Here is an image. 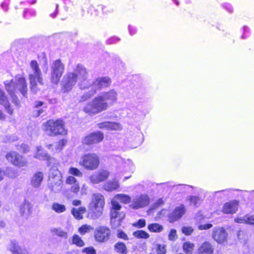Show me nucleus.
<instances>
[{"label":"nucleus","mask_w":254,"mask_h":254,"mask_svg":"<svg viewBox=\"0 0 254 254\" xmlns=\"http://www.w3.org/2000/svg\"><path fill=\"white\" fill-rule=\"evenodd\" d=\"M96 93V90L91 87V90L84 93L80 99V102H84L90 98Z\"/></svg>","instance_id":"nucleus-40"},{"label":"nucleus","mask_w":254,"mask_h":254,"mask_svg":"<svg viewBox=\"0 0 254 254\" xmlns=\"http://www.w3.org/2000/svg\"><path fill=\"white\" fill-rule=\"evenodd\" d=\"M108 107L107 103L99 95L84 107L83 111L90 115H94L107 110Z\"/></svg>","instance_id":"nucleus-5"},{"label":"nucleus","mask_w":254,"mask_h":254,"mask_svg":"<svg viewBox=\"0 0 254 254\" xmlns=\"http://www.w3.org/2000/svg\"><path fill=\"white\" fill-rule=\"evenodd\" d=\"M52 209L57 213L64 212L66 210L65 206L58 202H54L52 205Z\"/></svg>","instance_id":"nucleus-37"},{"label":"nucleus","mask_w":254,"mask_h":254,"mask_svg":"<svg viewBox=\"0 0 254 254\" xmlns=\"http://www.w3.org/2000/svg\"><path fill=\"white\" fill-rule=\"evenodd\" d=\"M120 41V39L117 37L113 36L112 37H111L110 38L108 39L106 41V43L107 44H115L119 41Z\"/></svg>","instance_id":"nucleus-51"},{"label":"nucleus","mask_w":254,"mask_h":254,"mask_svg":"<svg viewBox=\"0 0 254 254\" xmlns=\"http://www.w3.org/2000/svg\"><path fill=\"white\" fill-rule=\"evenodd\" d=\"M17 139H18V138H17V136H10L9 137V142H13V141H14L15 140H17Z\"/></svg>","instance_id":"nucleus-63"},{"label":"nucleus","mask_w":254,"mask_h":254,"mask_svg":"<svg viewBox=\"0 0 254 254\" xmlns=\"http://www.w3.org/2000/svg\"><path fill=\"white\" fill-rule=\"evenodd\" d=\"M65 183L70 185L71 191L77 193L79 190V185L77 180L73 176H69L67 177L65 180Z\"/></svg>","instance_id":"nucleus-27"},{"label":"nucleus","mask_w":254,"mask_h":254,"mask_svg":"<svg viewBox=\"0 0 254 254\" xmlns=\"http://www.w3.org/2000/svg\"><path fill=\"white\" fill-rule=\"evenodd\" d=\"M68 173L78 177H81L83 175L82 173L79 169L74 167H70L68 170Z\"/></svg>","instance_id":"nucleus-45"},{"label":"nucleus","mask_w":254,"mask_h":254,"mask_svg":"<svg viewBox=\"0 0 254 254\" xmlns=\"http://www.w3.org/2000/svg\"><path fill=\"white\" fill-rule=\"evenodd\" d=\"M82 252L86 254H96V250L92 247L84 248Z\"/></svg>","instance_id":"nucleus-52"},{"label":"nucleus","mask_w":254,"mask_h":254,"mask_svg":"<svg viewBox=\"0 0 254 254\" xmlns=\"http://www.w3.org/2000/svg\"><path fill=\"white\" fill-rule=\"evenodd\" d=\"M35 158L41 160H47V164L49 166L53 164L54 167L58 164L57 160L53 157L50 156L46 151L44 150L41 146H37L36 148V152L34 155Z\"/></svg>","instance_id":"nucleus-14"},{"label":"nucleus","mask_w":254,"mask_h":254,"mask_svg":"<svg viewBox=\"0 0 254 254\" xmlns=\"http://www.w3.org/2000/svg\"><path fill=\"white\" fill-rule=\"evenodd\" d=\"M104 138V134L101 132L98 131L91 133L85 136L82 140L83 144L91 145L100 142Z\"/></svg>","instance_id":"nucleus-17"},{"label":"nucleus","mask_w":254,"mask_h":254,"mask_svg":"<svg viewBox=\"0 0 254 254\" xmlns=\"http://www.w3.org/2000/svg\"><path fill=\"white\" fill-rule=\"evenodd\" d=\"M33 205L28 201H24L20 207L21 215L25 218L28 217L32 213Z\"/></svg>","instance_id":"nucleus-25"},{"label":"nucleus","mask_w":254,"mask_h":254,"mask_svg":"<svg viewBox=\"0 0 254 254\" xmlns=\"http://www.w3.org/2000/svg\"><path fill=\"white\" fill-rule=\"evenodd\" d=\"M212 237L218 243H223L226 241L227 233L223 228H217L213 230Z\"/></svg>","instance_id":"nucleus-19"},{"label":"nucleus","mask_w":254,"mask_h":254,"mask_svg":"<svg viewBox=\"0 0 254 254\" xmlns=\"http://www.w3.org/2000/svg\"><path fill=\"white\" fill-rule=\"evenodd\" d=\"M234 190H233L232 189H228L224 190H221L219 191H216L214 193H223L224 195L225 196H227L228 195V194L230 192H231L232 191H234Z\"/></svg>","instance_id":"nucleus-54"},{"label":"nucleus","mask_w":254,"mask_h":254,"mask_svg":"<svg viewBox=\"0 0 254 254\" xmlns=\"http://www.w3.org/2000/svg\"><path fill=\"white\" fill-rule=\"evenodd\" d=\"M146 225V221L144 219H139L136 223H134L133 225L138 228H143Z\"/></svg>","instance_id":"nucleus-50"},{"label":"nucleus","mask_w":254,"mask_h":254,"mask_svg":"<svg viewBox=\"0 0 254 254\" xmlns=\"http://www.w3.org/2000/svg\"><path fill=\"white\" fill-rule=\"evenodd\" d=\"M116 160L122 162V165L119 168V169L120 170V171L126 172L130 170L131 166L132 165V162L130 160L127 159V160H125L120 156H116Z\"/></svg>","instance_id":"nucleus-31"},{"label":"nucleus","mask_w":254,"mask_h":254,"mask_svg":"<svg viewBox=\"0 0 254 254\" xmlns=\"http://www.w3.org/2000/svg\"><path fill=\"white\" fill-rule=\"evenodd\" d=\"M89 87H92L96 90V93L98 90L108 87L111 84L110 78L107 76L99 77L95 79L93 82H89Z\"/></svg>","instance_id":"nucleus-12"},{"label":"nucleus","mask_w":254,"mask_h":254,"mask_svg":"<svg viewBox=\"0 0 254 254\" xmlns=\"http://www.w3.org/2000/svg\"><path fill=\"white\" fill-rule=\"evenodd\" d=\"M104 101L107 103L108 107L112 105L117 100L118 93L114 90L112 89L108 92H104L100 94Z\"/></svg>","instance_id":"nucleus-18"},{"label":"nucleus","mask_w":254,"mask_h":254,"mask_svg":"<svg viewBox=\"0 0 254 254\" xmlns=\"http://www.w3.org/2000/svg\"><path fill=\"white\" fill-rule=\"evenodd\" d=\"M110 230L105 226H100L96 228L95 231V238L99 242H105L110 237Z\"/></svg>","instance_id":"nucleus-15"},{"label":"nucleus","mask_w":254,"mask_h":254,"mask_svg":"<svg viewBox=\"0 0 254 254\" xmlns=\"http://www.w3.org/2000/svg\"><path fill=\"white\" fill-rule=\"evenodd\" d=\"M148 230L152 232L159 233L163 231V227L158 223H152L148 226Z\"/></svg>","instance_id":"nucleus-36"},{"label":"nucleus","mask_w":254,"mask_h":254,"mask_svg":"<svg viewBox=\"0 0 254 254\" xmlns=\"http://www.w3.org/2000/svg\"><path fill=\"white\" fill-rule=\"evenodd\" d=\"M72 243L77 246L81 247L84 246L85 244L81 238L77 235H74L72 238Z\"/></svg>","instance_id":"nucleus-42"},{"label":"nucleus","mask_w":254,"mask_h":254,"mask_svg":"<svg viewBox=\"0 0 254 254\" xmlns=\"http://www.w3.org/2000/svg\"><path fill=\"white\" fill-rule=\"evenodd\" d=\"M5 119V115L0 110V120H4Z\"/></svg>","instance_id":"nucleus-64"},{"label":"nucleus","mask_w":254,"mask_h":254,"mask_svg":"<svg viewBox=\"0 0 254 254\" xmlns=\"http://www.w3.org/2000/svg\"><path fill=\"white\" fill-rule=\"evenodd\" d=\"M88 72L85 67L81 64H78L72 72L66 73L61 81L62 90L68 92L76 85L78 84L80 89L88 88L89 81L87 80Z\"/></svg>","instance_id":"nucleus-1"},{"label":"nucleus","mask_w":254,"mask_h":254,"mask_svg":"<svg viewBox=\"0 0 254 254\" xmlns=\"http://www.w3.org/2000/svg\"><path fill=\"white\" fill-rule=\"evenodd\" d=\"M185 211V208L183 205L177 207L169 215V222L172 223L180 219L184 214Z\"/></svg>","instance_id":"nucleus-21"},{"label":"nucleus","mask_w":254,"mask_h":254,"mask_svg":"<svg viewBox=\"0 0 254 254\" xmlns=\"http://www.w3.org/2000/svg\"><path fill=\"white\" fill-rule=\"evenodd\" d=\"M64 70V65L60 60L54 61L51 65V80L52 83L57 84Z\"/></svg>","instance_id":"nucleus-9"},{"label":"nucleus","mask_w":254,"mask_h":254,"mask_svg":"<svg viewBox=\"0 0 254 254\" xmlns=\"http://www.w3.org/2000/svg\"><path fill=\"white\" fill-rule=\"evenodd\" d=\"M212 227V225L211 224H206L204 225H200L198 226L199 230H207Z\"/></svg>","instance_id":"nucleus-55"},{"label":"nucleus","mask_w":254,"mask_h":254,"mask_svg":"<svg viewBox=\"0 0 254 254\" xmlns=\"http://www.w3.org/2000/svg\"><path fill=\"white\" fill-rule=\"evenodd\" d=\"M128 30L130 35H134L136 32V29L130 25L128 26Z\"/></svg>","instance_id":"nucleus-58"},{"label":"nucleus","mask_w":254,"mask_h":254,"mask_svg":"<svg viewBox=\"0 0 254 254\" xmlns=\"http://www.w3.org/2000/svg\"><path fill=\"white\" fill-rule=\"evenodd\" d=\"M31 71L29 74V79L30 83L31 90L34 93H36L37 89V84L42 85L43 78L42 72L39 67V64L35 60H32L30 63Z\"/></svg>","instance_id":"nucleus-4"},{"label":"nucleus","mask_w":254,"mask_h":254,"mask_svg":"<svg viewBox=\"0 0 254 254\" xmlns=\"http://www.w3.org/2000/svg\"><path fill=\"white\" fill-rule=\"evenodd\" d=\"M43 130L49 136H55L59 134L64 135L66 133L62 120H50L43 123Z\"/></svg>","instance_id":"nucleus-3"},{"label":"nucleus","mask_w":254,"mask_h":254,"mask_svg":"<svg viewBox=\"0 0 254 254\" xmlns=\"http://www.w3.org/2000/svg\"><path fill=\"white\" fill-rule=\"evenodd\" d=\"M115 250L120 254H127V250L126 245L122 242H118L115 245Z\"/></svg>","instance_id":"nucleus-38"},{"label":"nucleus","mask_w":254,"mask_h":254,"mask_svg":"<svg viewBox=\"0 0 254 254\" xmlns=\"http://www.w3.org/2000/svg\"><path fill=\"white\" fill-rule=\"evenodd\" d=\"M111 204V225L112 228L116 229L121 225V223L125 217V213L120 211L122 206L118 202L115 200H112Z\"/></svg>","instance_id":"nucleus-6"},{"label":"nucleus","mask_w":254,"mask_h":254,"mask_svg":"<svg viewBox=\"0 0 254 254\" xmlns=\"http://www.w3.org/2000/svg\"><path fill=\"white\" fill-rule=\"evenodd\" d=\"M156 250L158 254H165L166 253V249L165 245L157 244Z\"/></svg>","instance_id":"nucleus-46"},{"label":"nucleus","mask_w":254,"mask_h":254,"mask_svg":"<svg viewBox=\"0 0 254 254\" xmlns=\"http://www.w3.org/2000/svg\"><path fill=\"white\" fill-rule=\"evenodd\" d=\"M177 238V231L175 229H171L168 236V239L170 241H175Z\"/></svg>","instance_id":"nucleus-48"},{"label":"nucleus","mask_w":254,"mask_h":254,"mask_svg":"<svg viewBox=\"0 0 254 254\" xmlns=\"http://www.w3.org/2000/svg\"><path fill=\"white\" fill-rule=\"evenodd\" d=\"M48 70V64L47 62V60H45L44 63V67L43 68V71L44 72L47 73Z\"/></svg>","instance_id":"nucleus-61"},{"label":"nucleus","mask_w":254,"mask_h":254,"mask_svg":"<svg viewBox=\"0 0 254 254\" xmlns=\"http://www.w3.org/2000/svg\"><path fill=\"white\" fill-rule=\"evenodd\" d=\"M235 221L237 223L254 225V217L253 216H245L237 217L235 219Z\"/></svg>","instance_id":"nucleus-35"},{"label":"nucleus","mask_w":254,"mask_h":254,"mask_svg":"<svg viewBox=\"0 0 254 254\" xmlns=\"http://www.w3.org/2000/svg\"><path fill=\"white\" fill-rule=\"evenodd\" d=\"M214 251L212 245L208 242L201 244L197 250V254H213Z\"/></svg>","instance_id":"nucleus-28"},{"label":"nucleus","mask_w":254,"mask_h":254,"mask_svg":"<svg viewBox=\"0 0 254 254\" xmlns=\"http://www.w3.org/2000/svg\"><path fill=\"white\" fill-rule=\"evenodd\" d=\"M15 85L17 91L20 92L24 97H27V85L25 78L21 76H16L14 79Z\"/></svg>","instance_id":"nucleus-20"},{"label":"nucleus","mask_w":254,"mask_h":254,"mask_svg":"<svg viewBox=\"0 0 254 254\" xmlns=\"http://www.w3.org/2000/svg\"><path fill=\"white\" fill-rule=\"evenodd\" d=\"M15 83L16 82H15L14 79H11L9 81L6 80L4 82L5 89L12 99V102L14 103L16 106H18L20 104V102L15 95L17 91Z\"/></svg>","instance_id":"nucleus-13"},{"label":"nucleus","mask_w":254,"mask_h":254,"mask_svg":"<svg viewBox=\"0 0 254 254\" xmlns=\"http://www.w3.org/2000/svg\"><path fill=\"white\" fill-rule=\"evenodd\" d=\"M149 198L147 194L136 195L132 199L129 206L133 209L141 208L149 204Z\"/></svg>","instance_id":"nucleus-11"},{"label":"nucleus","mask_w":254,"mask_h":254,"mask_svg":"<svg viewBox=\"0 0 254 254\" xmlns=\"http://www.w3.org/2000/svg\"><path fill=\"white\" fill-rule=\"evenodd\" d=\"M239 201L232 200L224 204L222 211L225 214H234L238 210Z\"/></svg>","instance_id":"nucleus-22"},{"label":"nucleus","mask_w":254,"mask_h":254,"mask_svg":"<svg viewBox=\"0 0 254 254\" xmlns=\"http://www.w3.org/2000/svg\"><path fill=\"white\" fill-rule=\"evenodd\" d=\"M43 102H41V101H38L36 103V104H35V107L36 108H39V107L42 106L43 105Z\"/></svg>","instance_id":"nucleus-62"},{"label":"nucleus","mask_w":254,"mask_h":254,"mask_svg":"<svg viewBox=\"0 0 254 254\" xmlns=\"http://www.w3.org/2000/svg\"><path fill=\"white\" fill-rule=\"evenodd\" d=\"M66 140L62 139L57 142V145L60 146V147H61L62 149L63 147L66 144Z\"/></svg>","instance_id":"nucleus-59"},{"label":"nucleus","mask_w":254,"mask_h":254,"mask_svg":"<svg viewBox=\"0 0 254 254\" xmlns=\"http://www.w3.org/2000/svg\"><path fill=\"white\" fill-rule=\"evenodd\" d=\"M6 159L13 165L22 167L27 164V160L15 151H10L6 155Z\"/></svg>","instance_id":"nucleus-10"},{"label":"nucleus","mask_w":254,"mask_h":254,"mask_svg":"<svg viewBox=\"0 0 254 254\" xmlns=\"http://www.w3.org/2000/svg\"><path fill=\"white\" fill-rule=\"evenodd\" d=\"M187 200L190 201L191 204L197 207L200 203V198L196 196H190L187 198Z\"/></svg>","instance_id":"nucleus-43"},{"label":"nucleus","mask_w":254,"mask_h":254,"mask_svg":"<svg viewBox=\"0 0 254 254\" xmlns=\"http://www.w3.org/2000/svg\"><path fill=\"white\" fill-rule=\"evenodd\" d=\"M43 173L38 172L33 175L31 179V185L35 188H38L43 180Z\"/></svg>","instance_id":"nucleus-29"},{"label":"nucleus","mask_w":254,"mask_h":254,"mask_svg":"<svg viewBox=\"0 0 254 254\" xmlns=\"http://www.w3.org/2000/svg\"><path fill=\"white\" fill-rule=\"evenodd\" d=\"M0 104L2 105L6 110L7 112L11 115L13 113V110L11 108L7 96L4 92L0 88Z\"/></svg>","instance_id":"nucleus-26"},{"label":"nucleus","mask_w":254,"mask_h":254,"mask_svg":"<svg viewBox=\"0 0 254 254\" xmlns=\"http://www.w3.org/2000/svg\"><path fill=\"white\" fill-rule=\"evenodd\" d=\"M79 164L87 170H94L99 165V159L96 154L88 153L81 157Z\"/></svg>","instance_id":"nucleus-8"},{"label":"nucleus","mask_w":254,"mask_h":254,"mask_svg":"<svg viewBox=\"0 0 254 254\" xmlns=\"http://www.w3.org/2000/svg\"><path fill=\"white\" fill-rule=\"evenodd\" d=\"M97 127L101 129H106L110 130H120L122 126L118 123L104 122L97 124Z\"/></svg>","instance_id":"nucleus-23"},{"label":"nucleus","mask_w":254,"mask_h":254,"mask_svg":"<svg viewBox=\"0 0 254 254\" xmlns=\"http://www.w3.org/2000/svg\"><path fill=\"white\" fill-rule=\"evenodd\" d=\"M104 205L103 196L100 193L94 194L90 203L87 217L92 220L98 219L102 214Z\"/></svg>","instance_id":"nucleus-2"},{"label":"nucleus","mask_w":254,"mask_h":254,"mask_svg":"<svg viewBox=\"0 0 254 254\" xmlns=\"http://www.w3.org/2000/svg\"><path fill=\"white\" fill-rule=\"evenodd\" d=\"M117 237L125 240L128 239L127 236L122 230H118L117 233Z\"/></svg>","instance_id":"nucleus-53"},{"label":"nucleus","mask_w":254,"mask_h":254,"mask_svg":"<svg viewBox=\"0 0 254 254\" xmlns=\"http://www.w3.org/2000/svg\"><path fill=\"white\" fill-rule=\"evenodd\" d=\"M50 232L53 236H57L63 239L68 238L67 233L61 228H52L51 229Z\"/></svg>","instance_id":"nucleus-32"},{"label":"nucleus","mask_w":254,"mask_h":254,"mask_svg":"<svg viewBox=\"0 0 254 254\" xmlns=\"http://www.w3.org/2000/svg\"><path fill=\"white\" fill-rule=\"evenodd\" d=\"M120 187L119 181L114 179L107 182L103 186L104 189L108 191H112L117 190Z\"/></svg>","instance_id":"nucleus-30"},{"label":"nucleus","mask_w":254,"mask_h":254,"mask_svg":"<svg viewBox=\"0 0 254 254\" xmlns=\"http://www.w3.org/2000/svg\"><path fill=\"white\" fill-rule=\"evenodd\" d=\"M182 231L186 235H190L193 232V229L191 227H183Z\"/></svg>","instance_id":"nucleus-49"},{"label":"nucleus","mask_w":254,"mask_h":254,"mask_svg":"<svg viewBox=\"0 0 254 254\" xmlns=\"http://www.w3.org/2000/svg\"><path fill=\"white\" fill-rule=\"evenodd\" d=\"M48 186L51 191L54 193L59 192L62 189V175L56 167L51 168L50 170Z\"/></svg>","instance_id":"nucleus-7"},{"label":"nucleus","mask_w":254,"mask_h":254,"mask_svg":"<svg viewBox=\"0 0 254 254\" xmlns=\"http://www.w3.org/2000/svg\"><path fill=\"white\" fill-rule=\"evenodd\" d=\"M47 147L49 149L52 148V151L54 152H59L62 149L60 146L57 145V142L54 144H49L47 145Z\"/></svg>","instance_id":"nucleus-47"},{"label":"nucleus","mask_w":254,"mask_h":254,"mask_svg":"<svg viewBox=\"0 0 254 254\" xmlns=\"http://www.w3.org/2000/svg\"><path fill=\"white\" fill-rule=\"evenodd\" d=\"M133 235L138 239H147L149 237V235L143 230L136 231L133 233Z\"/></svg>","instance_id":"nucleus-41"},{"label":"nucleus","mask_w":254,"mask_h":254,"mask_svg":"<svg viewBox=\"0 0 254 254\" xmlns=\"http://www.w3.org/2000/svg\"><path fill=\"white\" fill-rule=\"evenodd\" d=\"M93 228L88 225L85 224L82 225L78 229L79 233L81 235H84L85 233L89 232L90 230H92Z\"/></svg>","instance_id":"nucleus-44"},{"label":"nucleus","mask_w":254,"mask_h":254,"mask_svg":"<svg viewBox=\"0 0 254 254\" xmlns=\"http://www.w3.org/2000/svg\"><path fill=\"white\" fill-rule=\"evenodd\" d=\"M86 208L85 207H80L79 208H73L71 210V213L74 217L78 220H80L83 218L82 215L86 212Z\"/></svg>","instance_id":"nucleus-33"},{"label":"nucleus","mask_w":254,"mask_h":254,"mask_svg":"<svg viewBox=\"0 0 254 254\" xmlns=\"http://www.w3.org/2000/svg\"><path fill=\"white\" fill-rule=\"evenodd\" d=\"M81 201L79 200H74L72 201V204L74 206H79L81 204Z\"/></svg>","instance_id":"nucleus-60"},{"label":"nucleus","mask_w":254,"mask_h":254,"mask_svg":"<svg viewBox=\"0 0 254 254\" xmlns=\"http://www.w3.org/2000/svg\"><path fill=\"white\" fill-rule=\"evenodd\" d=\"M8 176L10 178H15L17 175L13 170H9V172L7 173Z\"/></svg>","instance_id":"nucleus-57"},{"label":"nucleus","mask_w":254,"mask_h":254,"mask_svg":"<svg viewBox=\"0 0 254 254\" xmlns=\"http://www.w3.org/2000/svg\"><path fill=\"white\" fill-rule=\"evenodd\" d=\"M112 200H115L117 202H118L117 200H119L124 204L131 203L132 200L128 194L122 193L117 194Z\"/></svg>","instance_id":"nucleus-34"},{"label":"nucleus","mask_w":254,"mask_h":254,"mask_svg":"<svg viewBox=\"0 0 254 254\" xmlns=\"http://www.w3.org/2000/svg\"><path fill=\"white\" fill-rule=\"evenodd\" d=\"M109 172L105 170H101L94 172L89 177L90 182L93 184H98L105 181L109 176Z\"/></svg>","instance_id":"nucleus-16"},{"label":"nucleus","mask_w":254,"mask_h":254,"mask_svg":"<svg viewBox=\"0 0 254 254\" xmlns=\"http://www.w3.org/2000/svg\"><path fill=\"white\" fill-rule=\"evenodd\" d=\"M194 245L190 242H186L183 245V250L186 254H192Z\"/></svg>","instance_id":"nucleus-39"},{"label":"nucleus","mask_w":254,"mask_h":254,"mask_svg":"<svg viewBox=\"0 0 254 254\" xmlns=\"http://www.w3.org/2000/svg\"><path fill=\"white\" fill-rule=\"evenodd\" d=\"M8 249L12 254H29L27 251L20 247L15 240H11Z\"/></svg>","instance_id":"nucleus-24"},{"label":"nucleus","mask_w":254,"mask_h":254,"mask_svg":"<svg viewBox=\"0 0 254 254\" xmlns=\"http://www.w3.org/2000/svg\"><path fill=\"white\" fill-rule=\"evenodd\" d=\"M21 149H20V150L23 151L24 153H26L28 152L29 150V146L27 145L24 143L21 144Z\"/></svg>","instance_id":"nucleus-56"}]
</instances>
